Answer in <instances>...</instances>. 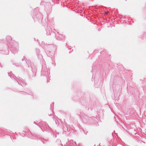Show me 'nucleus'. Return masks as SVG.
Returning <instances> with one entry per match:
<instances>
[{
    "label": "nucleus",
    "mask_w": 146,
    "mask_h": 146,
    "mask_svg": "<svg viewBox=\"0 0 146 146\" xmlns=\"http://www.w3.org/2000/svg\"><path fill=\"white\" fill-rule=\"evenodd\" d=\"M109 13V12H106L105 13V14L106 15H107Z\"/></svg>",
    "instance_id": "obj_1"
}]
</instances>
